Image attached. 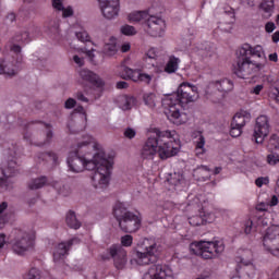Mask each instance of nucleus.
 Instances as JSON below:
<instances>
[{
    "mask_svg": "<svg viewBox=\"0 0 279 279\" xmlns=\"http://www.w3.org/2000/svg\"><path fill=\"white\" fill-rule=\"evenodd\" d=\"M213 53H215V50H211L210 44L205 43L202 45V48H201V57L202 58H210V57H213Z\"/></svg>",
    "mask_w": 279,
    "mask_h": 279,
    "instance_id": "43",
    "label": "nucleus"
},
{
    "mask_svg": "<svg viewBox=\"0 0 279 279\" xmlns=\"http://www.w3.org/2000/svg\"><path fill=\"white\" fill-rule=\"evenodd\" d=\"M119 48H117V39L114 37H110L109 41H107L104 46L102 52L105 56L112 58V56H117Z\"/></svg>",
    "mask_w": 279,
    "mask_h": 279,
    "instance_id": "33",
    "label": "nucleus"
},
{
    "mask_svg": "<svg viewBox=\"0 0 279 279\" xmlns=\"http://www.w3.org/2000/svg\"><path fill=\"white\" fill-rule=\"evenodd\" d=\"M220 20L219 28L222 32H230V29H232V25H234V21H236L234 9L231 7L225 8L223 12L220 14Z\"/></svg>",
    "mask_w": 279,
    "mask_h": 279,
    "instance_id": "21",
    "label": "nucleus"
},
{
    "mask_svg": "<svg viewBox=\"0 0 279 279\" xmlns=\"http://www.w3.org/2000/svg\"><path fill=\"white\" fill-rule=\"evenodd\" d=\"M213 205L206 199L205 195H201V214L199 216H192L189 218L190 226H206V223H214L217 217L210 210Z\"/></svg>",
    "mask_w": 279,
    "mask_h": 279,
    "instance_id": "9",
    "label": "nucleus"
},
{
    "mask_svg": "<svg viewBox=\"0 0 279 279\" xmlns=\"http://www.w3.org/2000/svg\"><path fill=\"white\" fill-rule=\"evenodd\" d=\"M136 136V130L132 129V128H128L124 130V137L132 140Z\"/></svg>",
    "mask_w": 279,
    "mask_h": 279,
    "instance_id": "57",
    "label": "nucleus"
},
{
    "mask_svg": "<svg viewBox=\"0 0 279 279\" xmlns=\"http://www.w3.org/2000/svg\"><path fill=\"white\" fill-rule=\"evenodd\" d=\"M160 255V244L155 238H145L137 243L135 253L137 265H151L158 260Z\"/></svg>",
    "mask_w": 279,
    "mask_h": 279,
    "instance_id": "6",
    "label": "nucleus"
},
{
    "mask_svg": "<svg viewBox=\"0 0 279 279\" xmlns=\"http://www.w3.org/2000/svg\"><path fill=\"white\" fill-rule=\"evenodd\" d=\"M180 58L170 56L165 66V73H168L169 75L177 73L178 69H180Z\"/></svg>",
    "mask_w": 279,
    "mask_h": 279,
    "instance_id": "32",
    "label": "nucleus"
},
{
    "mask_svg": "<svg viewBox=\"0 0 279 279\" xmlns=\"http://www.w3.org/2000/svg\"><path fill=\"white\" fill-rule=\"evenodd\" d=\"M73 243H80V240L77 238H74L68 242H61L59 243L53 252V260L54 263H62L64 258L69 255V250H71V245Z\"/></svg>",
    "mask_w": 279,
    "mask_h": 279,
    "instance_id": "20",
    "label": "nucleus"
},
{
    "mask_svg": "<svg viewBox=\"0 0 279 279\" xmlns=\"http://www.w3.org/2000/svg\"><path fill=\"white\" fill-rule=\"evenodd\" d=\"M143 279H175V275L173 269L158 264L149 267L143 275Z\"/></svg>",
    "mask_w": 279,
    "mask_h": 279,
    "instance_id": "14",
    "label": "nucleus"
},
{
    "mask_svg": "<svg viewBox=\"0 0 279 279\" xmlns=\"http://www.w3.org/2000/svg\"><path fill=\"white\" fill-rule=\"evenodd\" d=\"M158 58H160V50H158V48H149L143 57L145 69L155 66L156 62H158Z\"/></svg>",
    "mask_w": 279,
    "mask_h": 279,
    "instance_id": "27",
    "label": "nucleus"
},
{
    "mask_svg": "<svg viewBox=\"0 0 279 279\" xmlns=\"http://www.w3.org/2000/svg\"><path fill=\"white\" fill-rule=\"evenodd\" d=\"M133 242L134 238L130 234H126L121 238V245H123V247H131Z\"/></svg>",
    "mask_w": 279,
    "mask_h": 279,
    "instance_id": "53",
    "label": "nucleus"
},
{
    "mask_svg": "<svg viewBox=\"0 0 279 279\" xmlns=\"http://www.w3.org/2000/svg\"><path fill=\"white\" fill-rule=\"evenodd\" d=\"M130 23H141L149 19L147 11H133L128 16Z\"/></svg>",
    "mask_w": 279,
    "mask_h": 279,
    "instance_id": "34",
    "label": "nucleus"
},
{
    "mask_svg": "<svg viewBox=\"0 0 279 279\" xmlns=\"http://www.w3.org/2000/svg\"><path fill=\"white\" fill-rule=\"evenodd\" d=\"M76 99L78 101H84L85 104H88V98H86V96H84V94L81 92L76 93Z\"/></svg>",
    "mask_w": 279,
    "mask_h": 279,
    "instance_id": "64",
    "label": "nucleus"
},
{
    "mask_svg": "<svg viewBox=\"0 0 279 279\" xmlns=\"http://www.w3.org/2000/svg\"><path fill=\"white\" fill-rule=\"evenodd\" d=\"M168 184H171L175 191H181L186 186V180L184 175L180 172L169 173L166 177Z\"/></svg>",
    "mask_w": 279,
    "mask_h": 279,
    "instance_id": "25",
    "label": "nucleus"
},
{
    "mask_svg": "<svg viewBox=\"0 0 279 279\" xmlns=\"http://www.w3.org/2000/svg\"><path fill=\"white\" fill-rule=\"evenodd\" d=\"M144 104L148 108H156V94L154 93H147L143 96Z\"/></svg>",
    "mask_w": 279,
    "mask_h": 279,
    "instance_id": "41",
    "label": "nucleus"
},
{
    "mask_svg": "<svg viewBox=\"0 0 279 279\" xmlns=\"http://www.w3.org/2000/svg\"><path fill=\"white\" fill-rule=\"evenodd\" d=\"M78 75L84 82H88L95 88H104V81L93 71L83 69L78 72Z\"/></svg>",
    "mask_w": 279,
    "mask_h": 279,
    "instance_id": "24",
    "label": "nucleus"
},
{
    "mask_svg": "<svg viewBox=\"0 0 279 279\" xmlns=\"http://www.w3.org/2000/svg\"><path fill=\"white\" fill-rule=\"evenodd\" d=\"M265 252L272 256H279V226L269 227L263 235Z\"/></svg>",
    "mask_w": 279,
    "mask_h": 279,
    "instance_id": "10",
    "label": "nucleus"
},
{
    "mask_svg": "<svg viewBox=\"0 0 279 279\" xmlns=\"http://www.w3.org/2000/svg\"><path fill=\"white\" fill-rule=\"evenodd\" d=\"M263 88H265V86L263 84L256 85L255 87H253L251 89V93L253 95H260V92L263 90Z\"/></svg>",
    "mask_w": 279,
    "mask_h": 279,
    "instance_id": "62",
    "label": "nucleus"
},
{
    "mask_svg": "<svg viewBox=\"0 0 279 279\" xmlns=\"http://www.w3.org/2000/svg\"><path fill=\"white\" fill-rule=\"evenodd\" d=\"M255 184H256V186H258V189H260L262 186L269 184V178L268 177H259L255 180Z\"/></svg>",
    "mask_w": 279,
    "mask_h": 279,
    "instance_id": "54",
    "label": "nucleus"
},
{
    "mask_svg": "<svg viewBox=\"0 0 279 279\" xmlns=\"http://www.w3.org/2000/svg\"><path fill=\"white\" fill-rule=\"evenodd\" d=\"M266 161L270 167H276V165H279V155L271 153L267 155Z\"/></svg>",
    "mask_w": 279,
    "mask_h": 279,
    "instance_id": "48",
    "label": "nucleus"
},
{
    "mask_svg": "<svg viewBox=\"0 0 279 279\" xmlns=\"http://www.w3.org/2000/svg\"><path fill=\"white\" fill-rule=\"evenodd\" d=\"M239 256L235 257V263L240 267H251V274H254L256 267L254 266V253L252 250H240Z\"/></svg>",
    "mask_w": 279,
    "mask_h": 279,
    "instance_id": "22",
    "label": "nucleus"
},
{
    "mask_svg": "<svg viewBox=\"0 0 279 279\" xmlns=\"http://www.w3.org/2000/svg\"><path fill=\"white\" fill-rule=\"evenodd\" d=\"M238 56H242V58H247L248 56H251V60L252 58H257L255 62H263L264 64H267V57L265 56V50L260 45L252 47L250 44H244L238 50Z\"/></svg>",
    "mask_w": 279,
    "mask_h": 279,
    "instance_id": "15",
    "label": "nucleus"
},
{
    "mask_svg": "<svg viewBox=\"0 0 279 279\" xmlns=\"http://www.w3.org/2000/svg\"><path fill=\"white\" fill-rule=\"evenodd\" d=\"M123 80H132V82H143L144 84H151V75L142 73L141 70H133L129 66H124L122 71Z\"/></svg>",
    "mask_w": 279,
    "mask_h": 279,
    "instance_id": "17",
    "label": "nucleus"
},
{
    "mask_svg": "<svg viewBox=\"0 0 279 279\" xmlns=\"http://www.w3.org/2000/svg\"><path fill=\"white\" fill-rule=\"evenodd\" d=\"M109 254L113 258L114 266L117 269H123L128 263V252L123 247L118 245H112L109 248Z\"/></svg>",
    "mask_w": 279,
    "mask_h": 279,
    "instance_id": "19",
    "label": "nucleus"
},
{
    "mask_svg": "<svg viewBox=\"0 0 279 279\" xmlns=\"http://www.w3.org/2000/svg\"><path fill=\"white\" fill-rule=\"evenodd\" d=\"M260 10L264 12V19H269L274 12V0H264L260 3Z\"/></svg>",
    "mask_w": 279,
    "mask_h": 279,
    "instance_id": "39",
    "label": "nucleus"
},
{
    "mask_svg": "<svg viewBox=\"0 0 279 279\" xmlns=\"http://www.w3.org/2000/svg\"><path fill=\"white\" fill-rule=\"evenodd\" d=\"M252 119V114L245 110H241L234 114L231 124L233 128H245L247 123H250Z\"/></svg>",
    "mask_w": 279,
    "mask_h": 279,
    "instance_id": "29",
    "label": "nucleus"
},
{
    "mask_svg": "<svg viewBox=\"0 0 279 279\" xmlns=\"http://www.w3.org/2000/svg\"><path fill=\"white\" fill-rule=\"evenodd\" d=\"M165 29H167V23L161 17L155 15H148L146 21V32L154 38H160L165 36Z\"/></svg>",
    "mask_w": 279,
    "mask_h": 279,
    "instance_id": "13",
    "label": "nucleus"
},
{
    "mask_svg": "<svg viewBox=\"0 0 279 279\" xmlns=\"http://www.w3.org/2000/svg\"><path fill=\"white\" fill-rule=\"evenodd\" d=\"M31 40L32 39L29 38V33L27 32V29H21L14 34L11 43L12 45H14V43H20L21 45H23L25 43H29Z\"/></svg>",
    "mask_w": 279,
    "mask_h": 279,
    "instance_id": "36",
    "label": "nucleus"
},
{
    "mask_svg": "<svg viewBox=\"0 0 279 279\" xmlns=\"http://www.w3.org/2000/svg\"><path fill=\"white\" fill-rule=\"evenodd\" d=\"M17 171L19 163H16V157H8L7 162L3 165V169H0V186H3V184H5V180L14 177Z\"/></svg>",
    "mask_w": 279,
    "mask_h": 279,
    "instance_id": "16",
    "label": "nucleus"
},
{
    "mask_svg": "<svg viewBox=\"0 0 279 279\" xmlns=\"http://www.w3.org/2000/svg\"><path fill=\"white\" fill-rule=\"evenodd\" d=\"M278 147H279V137L278 135L274 134L269 138L268 149H278Z\"/></svg>",
    "mask_w": 279,
    "mask_h": 279,
    "instance_id": "49",
    "label": "nucleus"
},
{
    "mask_svg": "<svg viewBox=\"0 0 279 279\" xmlns=\"http://www.w3.org/2000/svg\"><path fill=\"white\" fill-rule=\"evenodd\" d=\"M75 51L76 53H85L93 64H97V60H95V49L86 50V48H78Z\"/></svg>",
    "mask_w": 279,
    "mask_h": 279,
    "instance_id": "42",
    "label": "nucleus"
},
{
    "mask_svg": "<svg viewBox=\"0 0 279 279\" xmlns=\"http://www.w3.org/2000/svg\"><path fill=\"white\" fill-rule=\"evenodd\" d=\"M39 158L43 160H51L53 165H58V155L53 153L43 154Z\"/></svg>",
    "mask_w": 279,
    "mask_h": 279,
    "instance_id": "51",
    "label": "nucleus"
},
{
    "mask_svg": "<svg viewBox=\"0 0 279 279\" xmlns=\"http://www.w3.org/2000/svg\"><path fill=\"white\" fill-rule=\"evenodd\" d=\"M120 32L124 36H136V28L134 26H131V25H128V24L121 26Z\"/></svg>",
    "mask_w": 279,
    "mask_h": 279,
    "instance_id": "45",
    "label": "nucleus"
},
{
    "mask_svg": "<svg viewBox=\"0 0 279 279\" xmlns=\"http://www.w3.org/2000/svg\"><path fill=\"white\" fill-rule=\"evenodd\" d=\"M265 69V63L252 59V57L240 56L233 68V73L242 80H247L250 75H254Z\"/></svg>",
    "mask_w": 279,
    "mask_h": 279,
    "instance_id": "8",
    "label": "nucleus"
},
{
    "mask_svg": "<svg viewBox=\"0 0 279 279\" xmlns=\"http://www.w3.org/2000/svg\"><path fill=\"white\" fill-rule=\"evenodd\" d=\"M14 239L11 241V250L17 256H25L34 250L36 244V233L23 229L13 230Z\"/></svg>",
    "mask_w": 279,
    "mask_h": 279,
    "instance_id": "7",
    "label": "nucleus"
},
{
    "mask_svg": "<svg viewBox=\"0 0 279 279\" xmlns=\"http://www.w3.org/2000/svg\"><path fill=\"white\" fill-rule=\"evenodd\" d=\"M190 252L195 256H201L205 260H213L219 258L226 252V244L223 240L214 239L211 241L192 242L190 244Z\"/></svg>",
    "mask_w": 279,
    "mask_h": 279,
    "instance_id": "5",
    "label": "nucleus"
},
{
    "mask_svg": "<svg viewBox=\"0 0 279 279\" xmlns=\"http://www.w3.org/2000/svg\"><path fill=\"white\" fill-rule=\"evenodd\" d=\"M194 178L198 181L206 182L210 178V170L206 166H201L194 170Z\"/></svg>",
    "mask_w": 279,
    "mask_h": 279,
    "instance_id": "37",
    "label": "nucleus"
},
{
    "mask_svg": "<svg viewBox=\"0 0 279 279\" xmlns=\"http://www.w3.org/2000/svg\"><path fill=\"white\" fill-rule=\"evenodd\" d=\"M105 19L109 21L119 16V0H98Z\"/></svg>",
    "mask_w": 279,
    "mask_h": 279,
    "instance_id": "18",
    "label": "nucleus"
},
{
    "mask_svg": "<svg viewBox=\"0 0 279 279\" xmlns=\"http://www.w3.org/2000/svg\"><path fill=\"white\" fill-rule=\"evenodd\" d=\"M153 134L142 147L141 158L143 160H154L157 154L160 160H168V158L178 156L182 145L175 130L160 131V129H154Z\"/></svg>",
    "mask_w": 279,
    "mask_h": 279,
    "instance_id": "2",
    "label": "nucleus"
},
{
    "mask_svg": "<svg viewBox=\"0 0 279 279\" xmlns=\"http://www.w3.org/2000/svg\"><path fill=\"white\" fill-rule=\"evenodd\" d=\"M256 230H258V227H256V225H254V220L248 219V220L244 221V233L245 234H252V232H256Z\"/></svg>",
    "mask_w": 279,
    "mask_h": 279,
    "instance_id": "44",
    "label": "nucleus"
},
{
    "mask_svg": "<svg viewBox=\"0 0 279 279\" xmlns=\"http://www.w3.org/2000/svg\"><path fill=\"white\" fill-rule=\"evenodd\" d=\"M65 221L69 228H72L73 230H80L82 227V223L77 220V216H75V213L73 211L66 214Z\"/></svg>",
    "mask_w": 279,
    "mask_h": 279,
    "instance_id": "38",
    "label": "nucleus"
},
{
    "mask_svg": "<svg viewBox=\"0 0 279 279\" xmlns=\"http://www.w3.org/2000/svg\"><path fill=\"white\" fill-rule=\"evenodd\" d=\"M19 73V65L11 60L10 57H4L0 59V75L5 77H14Z\"/></svg>",
    "mask_w": 279,
    "mask_h": 279,
    "instance_id": "23",
    "label": "nucleus"
},
{
    "mask_svg": "<svg viewBox=\"0 0 279 279\" xmlns=\"http://www.w3.org/2000/svg\"><path fill=\"white\" fill-rule=\"evenodd\" d=\"M113 217L117 219L122 232H137L141 229L143 219L141 215H136L128 210L125 203H117L113 207Z\"/></svg>",
    "mask_w": 279,
    "mask_h": 279,
    "instance_id": "4",
    "label": "nucleus"
},
{
    "mask_svg": "<svg viewBox=\"0 0 279 279\" xmlns=\"http://www.w3.org/2000/svg\"><path fill=\"white\" fill-rule=\"evenodd\" d=\"M118 104L121 110H132L136 107L137 100L134 96L124 95L119 97Z\"/></svg>",
    "mask_w": 279,
    "mask_h": 279,
    "instance_id": "30",
    "label": "nucleus"
},
{
    "mask_svg": "<svg viewBox=\"0 0 279 279\" xmlns=\"http://www.w3.org/2000/svg\"><path fill=\"white\" fill-rule=\"evenodd\" d=\"M86 111L84 107H76L71 116L70 121L68 122V129L72 134L82 132L86 129Z\"/></svg>",
    "mask_w": 279,
    "mask_h": 279,
    "instance_id": "12",
    "label": "nucleus"
},
{
    "mask_svg": "<svg viewBox=\"0 0 279 279\" xmlns=\"http://www.w3.org/2000/svg\"><path fill=\"white\" fill-rule=\"evenodd\" d=\"M52 7L54 8V10H58V12H62L63 19H69V16H73V8H64V5L62 4V0H52Z\"/></svg>",
    "mask_w": 279,
    "mask_h": 279,
    "instance_id": "35",
    "label": "nucleus"
},
{
    "mask_svg": "<svg viewBox=\"0 0 279 279\" xmlns=\"http://www.w3.org/2000/svg\"><path fill=\"white\" fill-rule=\"evenodd\" d=\"M192 136L195 138V155L199 158L206 154V138L201 131H195Z\"/></svg>",
    "mask_w": 279,
    "mask_h": 279,
    "instance_id": "28",
    "label": "nucleus"
},
{
    "mask_svg": "<svg viewBox=\"0 0 279 279\" xmlns=\"http://www.w3.org/2000/svg\"><path fill=\"white\" fill-rule=\"evenodd\" d=\"M5 210H8V203L2 202L0 204V229L5 228L7 223H12V221H14V214L3 215V213H5Z\"/></svg>",
    "mask_w": 279,
    "mask_h": 279,
    "instance_id": "31",
    "label": "nucleus"
},
{
    "mask_svg": "<svg viewBox=\"0 0 279 279\" xmlns=\"http://www.w3.org/2000/svg\"><path fill=\"white\" fill-rule=\"evenodd\" d=\"M243 134V128L241 126H234L231 123V130H230V136H232L233 138H239V136Z\"/></svg>",
    "mask_w": 279,
    "mask_h": 279,
    "instance_id": "52",
    "label": "nucleus"
},
{
    "mask_svg": "<svg viewBox=\"0 0 279 279\" xmlns=\"http://www.w3.org/2000/svg\"><path fill=\"white\" fill-rule=\"evenodd\" d=\"M68 168L72 173H82V171H96L92 175V185L94 189H106L110 183V173L112 171V159L106 158V153L97 148L95 140L90 135H83L76 146L68 156Z\"/></svg>",
    "mask_w": 279,
    "mask_h": 279,
    "instance_id": "1",
    "label": "nucleus"
},
{
    "mask_svg": "<svg viewBox=\"0 0 279 279\" xmlns=\"http://www.w3.org/2000/svg\"><path fill=\"white\" fill-rule=\"evenodd\" d=\"M45 184H47V177L37 178L28 183V189H31V191H36L43 189Z\"/></svg>",
    "mask_w": 279,
    "mask_h": 279,
    "instance_id": "40",
    "label": "nucleus"
},
{
    "mask_svg": "<svg viewBox=\"0 0 279 279\" xmlns=\"http://www.w3.org/2000/svg\"><path fill=\"white\" fill-rule=\"evenodd\" d=\"M276 29V24L274 22H268L266 23L265 25V31L268 33V34H271V32H274Z\"/></svg>",
    "mask_w": 279,
    "mask_h": 279,
    "instance_id": "63",
    "label": "nucleus"
},
{
    "mask_svg": "<svg viewBox=\"0 0 279 279\" xmlns=\"http://www.w3.org/2000/svg\"><path fill=\"white\" fill-rule=\"evenodd\" d=\"M197 86L183 82L178 87L175 94L166 95L161 105L166 110L167 118L174 125H184L189 121V116L184 112H180L186 104H193L197 101Z\"/></svg>",
    "mask_w": 279,
    "mask_h": 279,
    "instance_id": "3",
    "label": "nucleus"
},
{
    "mask_svg": "<svg viewBox=\"0 0 279 279\" xmlns=\"http://www.w3.org/2000/svg\"><path fill=\"white\" fill-rule=\"evenodd\" d=\"M256 210H258V213H265V211L269 210V204L259 203L256 205Z\"/></svg>",
    "mask_w": 279,
    "mask_h": 279,
    "instance_id": "59",
    "label": "nucleus"
},
{
    "mask_svg": "<svg viewBox=\"0 0 279 279\" xmlns=\"http://www.w3.org/2000/svg\"><path fill=\"white\" fill-rule=\"evenodd\" d=\"M24 279H40V270L32 268L25 276Z\"/></svg>",
    "mask_w": 279,
    "mask_h": 279,
    "instance_id": "50",
    "label": "nucleus"
},
{
    "mask_svg": "<svg viewBox=\"0 0 279 279\" xmlns=\"http://www.w3.org/2000/svg\"><path fill=\"white\" fill-rule=\"evenodd\" d=\"M210 88H216V90L220 93H230V90H234V83L230 78H223L209 83L208 90H210Z\"/></svg>",
    "mask_w": 279,
    "mask_h": 279,
    "instance_id": "26",
    "label": "nucleus"
},
{
    "mask_svg": "<svg viewBox=\"0 0 279 279\" xmlns=\"http://www.w3.org/2000/svg\"><path fill=\"white\" fill-rule=\"evenodd\" d=\"M150 69H154V73L160 75V73H165V68L158 64V61H155V65H150Z\"/></svg>",
    "mask_w": 279,
    "mask_h": 279,
    "instance_id": "58",
    "label": "nucleus"
},
{
    "mask_svg": "<svg viewBox=\"0 0 279 279\" xmlns=\"http://www.w3.org/2000/svg\"><path fill=\"white\" fill-rule=\"evenodd\" d=\"M75 99L69 98L64 104V108H66V110H71L72 108H75Z\"/></svg>",
    "mask_w": 279,
    "mask_h": 279,
    "instance_id": "61",
    "label": "nucleus"
},
{
    "mask_svg": "<svg viewBox=\"0 0 279 279\" xmlns=\"http://www.w3.org/2000/svg\"><path fill=\"white\" fill-rule=\"evenodd\" d=\"M246 269L243 268L242 271H239V269H236V275L232 276L231 279H251L252 276H254V272H245Z\"/></svg>",
    "mask_w": 279,
    "mask_h": 279,
    "instance_id": "46",
    "label": "nucleus"
},
{
    "mask_svg": "<svg viewBox=\"0 0 279 279\" xmlns=\"http://www.w3.org/2000/svg\"><path fill=\"white\" fill-rule=\"evenodd\" d=\"M269 118L267 116H259L255 121L253 137L257 145H263L265 138L269 136Z\"/></svg>",
    "mask_w": 279,
    "mask_h": 279,
    "instance_id": "11",
    "label": "nucleus"
},
{
    "mask_svg": "<svg viewBox=\"0 0 279 279\" xmlns=\"http://www.w3.org/2000/svg\"><path fill=\"white\" fill-rule=\"evenodd\" d=\"M75 36L81 43H90V35L86 31L76 32Z\"/></svg>",
    "mask_w": 279,
    "mask_h": 279,
    "instance_id": "47",
    "label": "nucleus"
},
{
    "mask_svg": "<svg viewBox=\"0 0 279 279\" xmlns=\"http://www.w3.org/2000/svg\"><path fill=\"white\" fill-rule=\"evenodd\" d=\"M8 247V236L5 233H0V254Z\"/></svg>",
    "mask_w": 279,
    "mask_h": 279,
    "instance_id": "55",
    "label": "nucleus"
},
{
    "mask_svg": "<svg viewBox=\"0 0 279 279\" xmlns=\"http://www.w3.org/2000/svg\"><path fill=\"white\" fill-rule=\"evenodd\" d=\"M15 21H16V14H14V13H9V14L5 16L4 23H5V25H10L11 23H14Z\"/></svg>",
    "mask_w": 279,
    "mask_h": 279,
    "instance_id": "60",
    "label": "nucleus"
},
{
    "mask_svg": "<svg viewBox=\"0 0 279 279\" xmlns=\"http://www.w3.org/2000/svg\"><path fill=\"white\" fill-rule=\"evenodd\" d=\"M81 53L82 52H78V54H74L72 57L73 62H75V64H77V66H84V57H82Z\"/></svg>",
    "mask_w": 279,
    "mask_h": 279,
    "instance_id": "56",
    "label": "nucleus"
}]
</instances>
